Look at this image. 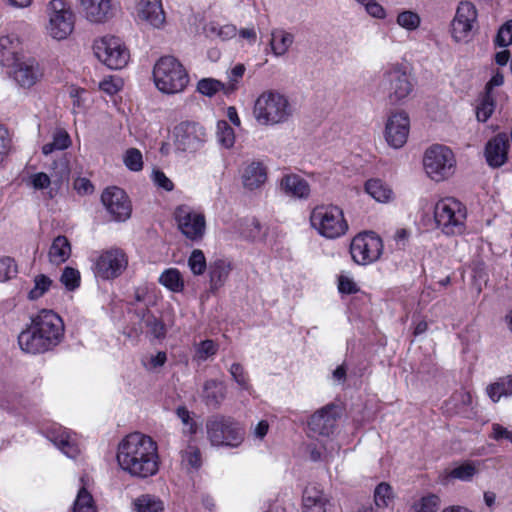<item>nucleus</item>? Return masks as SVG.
Wrapping results in <instances>:
<instances>
[{"instance_id":"obj_36","label":"nucleus","mask_w":512,"mask_h":512,"mask_svg":"<svg viewBox=\"0 0 512 512\" xmlns=\"http://www.w3.org/2000/svg\"><path fill=\"white\" fill-rule=\"evenodd\" d=\"M366 192L376 201L386 203L392 200V189L379 179L368 180L365 184Z\"/></svg>"},{"instance_id":"obj_50","label":"nucleus","mask_w":512,"mask_h":512,"mask_svg":"<svg viewBox=\"0 0 512 512\" xmlns=\"http://www.w3.org/2000/svg\"><path fill=\"white\" fill-rule=\"evenodd\" d=\"M124 163L131 171H140L143 168L141 152L136 148H130L124 155Z\"/></svg>"},{"instance_id":"obj_38","label":"nucleus","mask_w":512,"mask_h":512,"mask_svg":"<svg viewBox=\"0 0 512 512\" xmlns=\"http://www.w3.org/2000/svg\"><path fill=\"white\" fill-rule=\"evenodd\" d=\"M159 282L172 292H181L184 289V280L176 268L166 269L160 275Z\"/></svg>"},{"instance_id":"obj_53","label":"nucleus","mask_w":512,"mask_h":512,"mask_svg":"<svg viewBox=\"0 0 512 512\" xmlns=\"http://www.w3.org/2000/svg\"><path fill=\"white\" fill-rule=\"evenodd\" d=\"M494 42L499 47H507L512 44V20H508L499 28Z\"/></svg>"},{"instance_id":"obj_25","label":"nucleus","mask_w":512,"mask_h":512,"mask_svg":"<svg viewBox=\"0 0 512 512\" xmlns=\"http://www.w3.org/2000/svg\"><path fill=\"white\" fill-rule=\"evenodd\" d=\"M509 139L507 134L500 133L491 139L485 148L487 163L492 167H500L507 160Z\"/></svg>"},{"instance_id":"obj_47","label":"nucleus","mask_w":512,"mask_h":512,"mask_svg":"<svg viewBox=\"0 0 512 512\" xmlns=\"http://www.w3.org/2000/svg\"><path fill=\"white\" fill-rule=\"evenodd\" d=\"M421 19L419 15L413 11H403L397 16V23L402 28L413 31L420 25Z\"/></svg>"},{"instance_id":"obj_61","label":"nucleus","mask_w":512,"mask_h":512,"mask_svg":"<svg viewBox=\"0 0 512 512\" xmlns=\"http://www.w3.org/2000/svg\"><path fill=\"white\" fill-rule=\"evenodd\" d=\"M338 289L344 294H354L359 291L357 284L350 277L345 275L339 277Z\"/></svg>"},{"instance_id":"obj_37","label":"nucleus","mask_w":512,"mask_h":512,"mask_svg":"<svg viewBox=\"0 0 512 512\" xmlns=\"http://www.w3.org/2000/svg\"><path fill=\"white\" fill-rule=\"evenodd\" d=\"M478 473V468L473 462H464L459 466L454 467L444 477V481L449 479H458L461 481H471Z\"/></svg>"},{"instance_id":"obj_57","label":"nucleus","mask_w":512,"mask_h":512,"mask_svg":"<svg viewBox=\"0 0 512 512\" xmlns=\"http://www.w3.org/2000/svg\"><path fill=\"white\" fill-rule=\"evenodd\" d=\"M242 235L249 240H256L262 236V226L256 219L247 220L245 222V228L242 231Z\"/></svg>"},{"instance_id":"obj_16","label":"nucleus","mask_w":512,"mask_h":512,"mask_svg":"<svg viewBox=\"0 0 512 512\" xmlns=\"http://www.w3.org/2000/svg\"><path fill=\"white\" fill-rule=\"evenodd\" d=\"M101 202L115 221L123 222L130 218L132 206L123 189L116 186L106 188L102 192Z\"/></svg>"},{"instance_id":"obj_24","label":"nucleus","mask_w":512,"mask_h":512,"mask_svg":"<svg viewBox=\"0 0 512 512\" xmlns=\"http://www.w3.org/2000/svg\"><path fill=\"white\" fill-rule=\"evenodd\" d=\"M330 498L319 487L307 486L302 496V512H328L331 507Z\"/></svg>"},{"instance_id":"obj_62","label":"nucleus","mask_w":512,"mask_h":512,"mask_svg":"<svg viewBox=\"0 0 512 512\" xmlns=\"http://www.w3.org/2000/svg\"><path fill=\"white\" fill-rule=\"evenodd\" d=\"M99 87L102 91L106 92L107 94L113 95L121 89L122 82L120 79H104L100 82Z\"/></svg>"},{"instance_id":"obj_33","label":"nucleus","mask_w":512,"mask_h":512,"mask_svg":"<svg viewBox=\"0 0 512 512\" xmlns=\"http://www.w3.org/2000/svg\"><path fill=\"white\" fill-rule=\"evenodd\" d=\"M486 393L492 402L497 403L501 397L512 396V374L500 377L486 387Z\"/></svg>"},{"instance_id":"obj_21","label":"nucleus","mask_w":512,"mask_h":512,"mask_svg":"<svg viewBox=\"0 0 512 512\" xmlns=\"http://www.w3.org/2000/svg\"><path fill=\"white\" fill-rule=\"evenodd\" d=\"M18 344L23 352L29 354L45 353L53 349L41 335L32 319L30 325L18 335Z\"/></svg>"},{"instance_id":"obj_56","label":"nucleus","mask_w":512,"mask_h":512,"mask_svg":"<svg viewBox=\"0 0 512 512\" xmlns=\"http://www.w3.org/2000/svg\"><path fill=\"white\" fill-rule=\"evenodd\" d=\"M233 380L244 390H248L250 385L244 368L239 363H233L229 369Z\"/></svg>"},{"instance_id":"obj_19","label":"nucleus","mask_w":512,"mask_h":512,"mask_svg":"<svg viewBox=\"0 0 512 512\" xmlns=\"http://www.w3.org/2000/svg\"><path fill=\"white\" fill-rule=\"evenodd\" d=\"M338 417V408L334 405H327L314 413L308 423L311 436L329 437L332 435L336 428Z\"/></svg>"},{"instance_id":"obj_31","label":"nucleus","mask_w":512,"mask_h":512,"mask_svg":"<svg viewBox=\"0 0 512 512\" xmlns=\"http://www.w3.org/2000/svg\"><path fill=\"white\" fill-rule=\"evenodd\" d=\"M20 41L16 35L0 37V64L9 66L14 64L18 58Z\"/></svg>"},{"instance_id":"obj_22","label":"nucleus","mask_w":512,"mask_h":512,"mask_svg":"<svg viewBox=\"0 0 512 512\" xmlns=\"http://www.w3.org/2000/svg\"><path fill=\"white\" fill-rule=\"evenodd\" d=\"M81 8L86 19L92 23H104L115 14L111 0H81Z\"/></svg>"},{"instance_id":"obj_27","label":"nucleus","mask_w":512,"mask_h":512,"mask_svg":"<svg viewBox=\"0 0 512 512\" xmlns=\"http://www.w3.org/2000/svg\"><path fill=\"white\" fill-rule=\"evenodd\" d=\"M243 186L248 190L261 187L267 180L266 168L260 161H251L245 165L241 175Z\"/></svg>"},{"instance_id":"obj_39","label":"nucleus","mask_w":512,"mask_h":512,"mask_svg":"<svg viewBox=\"0 0 512 512\" xmlns=\"http://www.w3.org/2000/svg\"><path fill=\"white\" fill-rule=\"evenodd\" d=\"M181 464L188 471L198 470L202 465L200 449L197 446L188 445L187 448L181 452Z\"/></svg>"},{"instance_id":"obj_11","label":"nucleus","mask_w":512,"mask_h":512,"mask_svg":"<svg viewBox=\"0 0 512 512\" xmlns=\"http://www.w3.org/2000/svg\"><path fill=\"white\" fill-rule=\"evenodd\" d=\"M382 251V239L373 232L358 234L353 238L350 245L353 260L361 265L377 261Z\"/></svg>"},{"instance_id":"obj_7","label":"nucleus","mask_w":512,"mask_h":512,"mask_svg":"<svg viewBox=\"0 0 512 512\" xmlns=\"http://www.w3.org/2000/svg\"><path fill=\"white\" fill-rule=\"evenodd\" d=\"M423 164L427 175L439 182L454 174L456 160L449 147L435 144L426 150Z\"/></svg>"},{"instance_id":"obj_46","label":"nucleus","mask_w":512,"mask_h":512,"mask_svg":"<svg viewBox=\"0 0 512 512\" xmlns=\"http://www.w3.org/2000/svg\"><path fill=\"white\" fill-rule=\"evenodd\" d=\"M188 265L194 275H202L206 268V258L202 250L194 249L188 259Z\"/></svg>"},{"instance_id":"obj_15","label":"nucleus","mask_w":512,"mask_h":512,"mask_svg":"<svg viewBox=\"0 0 512 512\" xmlns=\"http://www.w3.org/2000/svg\"><path fill=\"white\" fill-rule=\"evenodd\" d=\"M32 320L52 348L61 343L64 337V323L58 314L52 310L43 309L33 316Z\"/></svg>"},{"instance_id":"obj_30","label":"nucleus","mask_w":512,"mask_h":512,"mask_svg":"<svg viewBox=\"0 0 512 512\" xmlns=\"http://www.w3.org/2000/svg\"><path fill=\"white\" fill-rule=\"evenodd\" d=\"M47 438L66 456L75 458L78 455V447L70 440L68 433L62 427L49 429L47 431Z\"/></svg>"},{"instance_id":"obj_29","label":"nucleus","mask_w":512,"mask_h":512,"mask_svg":"<svg viewBox=\"0 0 512 512\" xmlns=\"http://www.w3.org/2000/svg\"><path fill=\"white\" fill-rule=\"evenodd\" d=\"M202 398L208 407L218 409L226 398V385L215 379L205 381Z\"/></svg>"},{"instance_id":"obj_32","label":"nucleus","mask_w":512,"mask_h":512,"mask_svg":"<svg viewBox=\"0 0 512 512\" xmlns=\"http://www.w3.org/2000/svg\"><path fill=\"white\" fill-rule=\"evenodd\" d=\"M231 271L230 263L223 259H217L210 263L209 275L211 290L219 289L227 280Z\"/></svg>"},{"instance_id":"obj_2","label":"nucleus","mask_w":512,"mask_h":512,"mask_svg":"<svg viewBox=\"0 0 512 512\" xmlns=\"http://www.w3.org/2000/svg\"><path fill=\"white\" fill-rule=\"evenodd\" d=\"M253 115L261 125H276L286 122L291 117L292 107L285 95L268 90L256 99Z\"/></svg>"},{"instance_id":"obj_40","label":"nucleus","mask_w":512,"mask_h":512,"mask_svg":"<svg viewBox=\"0 0 512 512\" xmlns=\"http://www.w3.org/2000/svg\"><path fill=\"white\" fill-rule=\"evenodd\" d=\"M134 506L137 512H162L164 509L162 501L151 495L140 496L135 500Z\"/></svg>"},{"instance_id":"obj_51","label":"nucleus","mask_w":512,"mask_h":512,"mask_svg":"<svg viewBox=\"0 0 512 512\" xmlns=\"http://www.w3.org/2000/svg\"><path fill=\"white\" fill-rule=\"evenodd\" d=\"M243 64H237L228 72L229 82L226 84L225 94L229 95L237 89L238 81L243 77L245 72Z\"/></svg>"},{"instance_id":"obj_13","label":"nucleus","mask_w":512,"mask_h":512,"mask_svg":"<svg viewBox=\"0 0 512 512\" xmlns=\"http://www.w3.org/2000/svg\"><path fill=\"white\" fill-rule=\"evenodd\" d=\"M174 218L180 232L191 241H200L205 235L206 219L203 213L187 205L178 206Z\"/></svg>"},{"instance_id":"obj_5","label":"nucleus","mask_w":512,"mask_h":512,"mask_svg":"<svg viewBox=\"0 0 512 512\" xmlns=\"http://www.w3.org/2000/svg\"><path fill=\"white\" fill-rule=\"evenodd\" d=\"M310 224L319 235L326 239H337L344 236L349 225L343 210L337 205H318L311 211Z\"/></svg>"},{"instance_id":"obj_9","label":"nucleus","mask_w":512,"mask_h":512,"mask_svg":"<svg viewBox=\"0 0 512 512\" xmlns=\"http://www.w3.org/2000/svg\"><path fill=\"white\" fill-rule=\"evenodd\" d=\"M381 87L391 105L403 103L412 93L413 84L406 70L401 65H392L382 77Z\"/></svg>"},{"instance_id":"obj_52","label":"nucleus","mask_w":512,"mask_h":512,"mask_svg":"<svg viewBox=\"0 0 512 512\" xmlns=\"http://www.w3.org/2000/svg\"><path fill=\"white\" fill-rule=\"evenodd\" d=\"M34 288L29 292L30 299H38L49 289L52 281L47 276L41 274L35 277Z\"/></svg>"},{"instance_id":"obj_43","label":"nucleus","mask_w":512,"mask_h":512,"mask_svg":"<svg viewBox=\"0 0 512 512\" xmlns=\"http://www.w3.org/2000/svg\"><path fill=\"white\" fill-rule=\"evenodd\" d=\"M226 84L213 78L201 79L197 84V90L201 94L212 97L217 92L223 91L225 93Z\"/></svg>"},{"instance_id":"obj_12","label":"nucleus","mask_w":512,"mask_h":512,"mask_svg":"<svg viewBox=\"0 0 512 512\" xmlns=\"http://www.w3.org/2000/svg\"><path fill=\"white\" fill-rule=\"evenodd\" d=\"M174 145L176 150L193 153L206 141V131L199 123L184 121L175 126Z\"/></svg>"},{"instance_id":"obj_18","label":"nucleus","mask_w":512,"mask_h":512,"mask_svg":"<svg viewBox=\"0 0 512 512\" xmlns=\"http://www.w3.org/2000/svg\"><path fill=\"white\" fill-rule=\"evenodd\" d=\"M476 19L477 12L475 6L469 1L461 2L451 25L452 37L455 41L460 42L468 37Z\"/></svg>"},{"instance_id":"obj_8","label":"nucleus","mask_w":512,"mask_h":512,"mask_svg":"<svg viewBox=\"0 0 512 512\" xmlns=\"http://www.w3.org/2000/svg\"><path fill=\"white\" fill-rule=\"evenodd\" d=\"M47 34L55 40L66 39L74 30L75 16L64 0H52L47 7Z\"/></svg>"},{"instance_id":"obj_63","label":"nucleus","mask_w":512,"mask_h":512,"mask_svg":"<svg viewBox=\"0 0 512 512\" xmlns=\"http://www.w3.org/2000/svg\"><path fill=\"white\" fill-rule=\"evenodd\" d=\"M153 180L158 187H161L166 191H172L174 188L173 182L160 170L153 172Z\"/></svg>"},{"instance_id":"obj_60","label":"nucleus","mask_w":512,"mask_h":512,"mask_svg":"<svg viewBox=\"0 0 512 512\" xmlns=\"http://www.w3.org/2000/svg\"><path fill=\"white\" fill-rule=\"evenodd\" d=\"M70 144V136L65 130L59 129L54 133L53 145L56 147L57 150H64L68 148Z\"/></svg>"},{"instance_id":"obj_1","label":"nucleus","mask_w":512,"mask_h":512,"mask_svg":"<svg viewBox=\"0 0 512 512\" xmlns=\"http://www.w3.org/2000/svg\"><path fill=\"white\" fill-rule=\"evenodd\" d=\"M117 462L120 468L137 478H148L159 470L157 444L151 437L135 432L118 445Z\"/></svg>"},{"instance_id":"obj_48","label":"nucleus","mask_w":512,"mask_h":512,"mask_svg":"<svg viewBox=\"0 0 512 512\" xmlns=\"http://www.w3.org/2000/svg\"><path fill=\"white\" fill-rule=\"evenodd\" d=\"M61 283L67 290L73 291L80 285V273L72 267H65L60 277Z\"/></svg>"},{"instance_id":"obj_54","label":"nucleus","mask_w":512,"mask_h":512,"mask_svg":"<svg viewBox=\"0 0 512 512\" xmlns=\"http://www.w3.org/2000/svg\"><path fill=\"white\" fill-rule=\"evenodd\" d=\"M176 414L185 426L184 432L193 435L197 432L198 426L190 415V411L185 406L176 409Z\"/></svg>"},{"instance_id":"obj_10","label":"nucleus","mask_w":512,"mask_h":512,"mask_svg":"<svg viewBox=\"0 0 512 512\" xmlns=\"http://www.w3.org/2000/svg\"><path fill=\"white\" fill-rule=\"evenodd\" d=\"M93 50L95 56L110 69L124 68L130 58L127 48L114 36H104L95 40Z\"/></svg>"},{"instance_id":"obj_3","label":"nucleus","mask_w":512,"mask_h":512,"mask_svg":"<svg viewBox=\"0 0 512 512\" xmlns=\"http://www.w3.org/2000/svg\"><path fill=\"white\" fill-rule=\"evenodd\" d=\"M205 428L210 444L215 447L237 448L245 438L244 428L230 416L212 415L207 418Z\"/></svg>"},{"instance_id":"obj_49","label":"nucleus","mask_w":512,"mask_h":512,"mask_svg":"<svg viewBox=\"0 0 512 512\" xmlns=\"http://www.w3.org/2000/svg\"><path fill=\"white\" fill-rule=\"evenodd\" d=\"M218 351V344L210 339L201 341L196 345V358L200 361H205L209 357L215 355Z\"/></svg>"},{"instance_id":"obj_45","label":"nucleus","mask_w":512,"mask_h":512,"mask_svg":"<svg viewBox=\"0 0 512 512\" xmlns=\"http://www.w3.org/2000/svg\"><path fill=\"white\" fill-rule=\"evenodd\" d=\"M392 488L386 483L382 482L377 485L374 491V502L377 507L385 508L389 505V502L392 500Z\"/></svg>"},{"instance_id":"obj_28","label":"nucleus","mask_w":512,"mask_h":512,"mask_svg":"<svg viewBox=\"0 0 512 512\" xmlns=\"http://www.w3.org/2000/svg\"><path fill=\"white\" fill-rule=\"evenodd\" d=\"M280 186L283 192L289 197L307 199L310 195L308 182L297 174L283 176Z\"/></svg>"},{"instance_id":"obj_4","label":"nucleus","mask_w":512,"mask_h":512,"mask_svg":"<svg viewBox=\"0 0 512 512\" xmlns=\"http://www.w3.org/2000/svg\"><path fill=\"white\" fill-rule=\"evenodd\" d=\"M156 87L163 93L182 92L189 83V76L184 66L173 56L161 57L153 69Z\"/></svg>"},{"instance_id":"obj_20","label":"nucleus","mask_w":512,"mask_h":512,"mask_svg":"<svg viewBox=\"0 0 512 512\" xmlns=\"http://www.w3.org/2000/svg\"><path fill=\"white\" fill-rule=\"evenodd\" d=\"M504 76L497 71L491 79L486 83L484 92L479 98V104L476 109V117L478 121L486 122L495 110V96L493 89L502 86Z\"/></svg>"},{"instance_id":"obj_59","label":"nucleus","mask_w":512,"mask_h":512,"mask_svg":"<svg viewBox=\"0 0 512 512\" xmlns=\"http://www.w3.org/2000/svg\"><path fill=\"white\" fill-rule=\"evenodd\" d=\"M146 325L149 328L150 333L155 338H163L166 334L165 325L156 317H150L146 321Z\"/></svg>"},{"instance_id":"obj_35","label":"nucleus","mask_w":512,"mask_h":512,"mask_svg":"<svg viewBox=\"0 0 512 512\" xmlns=\"http://www.w3.org/2000/svg\"><path fill=\"white\" fill-rule=\"evenodd\" d=\"M294 36L281 29L271 32L270 46L273 54L277 57L283 56L293 44Z\"/></svg>"},{"instance_id":"obj_26","label":"nucleus","mask_w":512,"mask_h":512,"mask_svg":"<svg viewBox=\"0 0 512 512\" xmlns=\"http://www.w3.org/2000/svg\"><path fill=\"white\" fill-rule=\"evenodd\" d=\"M137 14L141 20L154 28H161L165 23V12L161 0H140Z\"/></svg>"},{"instance_id":"obj_34","label":"nucleus","mask_w":512,"mask_h":512,"mask_svg":"<svg viewBox=\"0 0 512 512\" xmlns=\"http://www.w3.org/2000/svg\"><path fill=\"white\" fill-rule=\"evenodd\" d=\"M71 255V245L67 237L57 236L49 249V259L54 264L64 263Z\"/></svg>"},{"instance_id":"obj_42","label":"nucleus","mask_w":512,"mask_h":512,"mask_svg":"<svg viewBox=\"0 0 512 512\" xmlns=\"http://www.w3.org/2000/svg\"><path fill=\"white\" fill-rule=\"evenodd\" d=\"M217 138L224 148H231L235 143V133L233 128L224 120L217 123Z\"/></svg>"},{"instance_id":"obj_23","label":"nucleus","mask_w":512,"mask_h":512,"mask_svg":"<svg viewBox=\"0 0 512 512\" xmlns=\"http://www.w3.org/2000/svg\"><path fill=\"white\" fill-rule=\"evenodd\" d=\"M40 77L41 72L35 59L17 60L14 63L13 78L19 86L30 88Z\"/></svg>"},{"instance_id":"obj_6","label":"nucleus","mask_w":512,"mask_h":512,"mask_svg":"<svg viewBox=\"0 0 512 512\" xmlns=\"http://www.w3.org/2000/svg\"><path fill=\"white\" fill-rule=\"evenodd\" d=\"M466 207L455 198L439 200L434 207L436 225L446 235H460L465 231Z\"/></svg>"},{"instance_id":"obj_55","label":"nucleus","mask_w":512,"mask_h":512,"mask_svg":"<svg viewBox=\"0 0 512 512\" xmlns=\"http://www.w3.org/2000/svg\"><path fill=\"white\" fill-rule=\"evenodd\" d=\"M489 438L495 440L496 442L507 441L512 444V430H509L507 427H504L499 423H493L491 425Z\"/></svg>"},{"instance_id":"obj_64","label":"nucleus","mask_w":512,"mask_h":512,"mask_svg":"<svg viewBox=\"0 0 512 512\" xmlns=\"http://www.w3.org/2000/svg\"><path fill=\"white\" fill-rule=\"evenodd\" d=\"M32 186L37 190H42L50 185V178L44 172L35 173L30 177Z\"/></svg>"},{"instance_id":"obj_58","label":"nucleus","mask_w":512,"mask_h":512,"mask_svg":"<svg viewBox=\"0 0 512 512\" xmlns=\"http://www.w3.org/2000/svg\"><path fill=\"white\" fill-rule=\"evenodd\" d=\"M16 265L10 257L0 258V281L10 279L16 274Z\"/></svg>"},{"instance_id":"obj_44","label":"nucleus","mask_w":512,"mask_h":512,"mask_svg":"<svg viewBox=\"0 0 512 512\" xmlns=\"http://www.w3.org/2000/svg\"><path fill=\"white\" fill-rule=\"evenodd\" d=\"M440 499L434 494L424 496L419 502L411 507L412 512H436L439 508Z\"/></svg>"},{"instance_id":"obj_41","label":"nucleus","mask_w":512,"mask_h":512,"mask_svg":"<svg viewBox=\"0 0 512 512\" xmlns=\"http://www.w3.org/2000/svg\"><path fill=\"white\" fill-rule=\"evenodd\" d=\"M74 512H96V506L92 495L85 489L81 488L77 494L73 507Z\"/></svg>"},{"instance_id":"obj_14","label":"nucleus","mask_w":512,"mask_h":512,"mask_svg":"<svg viewBox=\"0 0 512 512\" xmlns=\"http://www.w3.org/2000/svg\"><path fill=\"white\" fill-rule=\"evenodd\" d=\"M127 264L126 254L121 249L112 248L101 252L95 259L94 271L102 279H114L124 272Z\"/></svg>"},{"instance_id":"obj_17","label":"nucleus","mask_w":512,"mask_h":512,"mask_svg":"<svg viewBox=\"0 0 512 512\" xmlns=\"http://www.w3.org/2000/svg\"><path fill=\"white\" fill-rule=\"evenodd\" d=\"M410 128L408 114L404 111L392 113L385 126V139L389 146L401 148L407 141Z\"/></svg>"}]
</instances>
